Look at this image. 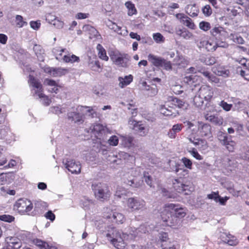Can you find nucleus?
I'll return each mask as SVG.
<instances>
[{
    "instance_id": "nucleus-1",
    "label": "nucleus",
    "mask_w": 249,
    "mask_h": 249,
    "mask_svg": "<svg viewBox=\"0 0 249 249\" xmlns=\"http://www.w3.org/2000/svg\"><path fill=\"white\" fill-rule=\"evenodd\" d=\"M185 214L183 208L178 205L171 203L165 205L161 213V217L167 225L171 226L177 220V218L183 217Z\"/></svg>"
},
{
    "instance_id": "nucleus-2",
    "label": "nucleus",
    "mask_w": 249,
    "mask_h": 249,
    "mask_svg": "<svg viewBox=\"0 0 249 249\" xmlns=\"http://www.w3.org/2000/svg\"><path fill=\"white\" fill-rule=\"evenodd\" d=\"M104 231L108 239L116 249H123L124 247V240L127 238L128 236L127 234L123 233L121 235L120 231L111 226L107 227L106 230Z\"/></svg>"
},
{
    "instance_id": "nucleus-3",
    "label": "nucleus",
    "mask_w": 249,
    "mask_h": 249,
    "mask_svg": "<svg viewBox=\"0 0 249 249\" xmlns=\"http://www.w3.org/2000/svg\"><path fill=\"white\" fill-rule=\"evenodd\" d=\"M95 198L100 201H104L109 198L111 193L108 185L104 183L94 182L91 185Z\"/></svg>"
},
{
    "instance_id": "nucleus-4",
    "label": "nucleus",
    "mask_w": 249,
    "mask_h": 249,
    "mask_svg": "<svg viewBox=\"0 0 249 249\" xmlns=\"http://www.w3.org/2000/svg\"><path fill=\"white\" fill-rule=\"evenodd\" d=\"M33 208V204L27 199H19L14 205V209L23 214H27L29 215V212Z\"/></svg>"
},
{
    "instance_id": "nucleus-5",
    "label": "nucleus",
    "mask_w": 249,
    "mask_h": 249,
    "mask_svg": "<svg viewBox=\"0 0 249 249\" xmlns=\"http://www.w3.org/2000/svg\"><path fill=\"white\" fill-rule=\"evenodd\" d=\"M89 108L87 107L78 106L75 109L68 113V119L74 123H82L84 122L83 112L85 108Z\"/></svg>"
},
{
    "instance_id": "nucleus-6",
    "label": "nucleus",
    "mask_w": 249,
    "mask_h": 249,
    "mask_svg": "<svg viewBox=\"0 0 249 249\" xmlns=\"http://www.w3.org/2000/svg\"><path fill=\"white\" fill-rule=\"evenodd\" d=\"M129 127L133 130L135 133L141 136H144L148 132V129L141 122H138L134 120L133 117L128 121Z\"/></svg>"
},
{
    "instance_id": "nucleus-7",
    "label": "nucleus",
    "mask_w": 249,
    "mask_h": 249,
    "mask_svg": "<svg viewBox=\"0 0 249 249\" xmlns=\"http://www.w3.org/2000/svg\"><path fill=\"white\" fill-rule=\"evenodd\" d=\"M127 206L132 211H144L146 209L145 202L137 197H130L127 199Z\"/></svg>"
},
{
    "instance_id": "nucleus-8",
    "label": "nucleus",
    "mask_w": 249,
    "mask_h": 249,
    "mask_svg": "<svg viewBox=\"0 0 249 249\" xmlns=\"http://www.w3.org/2000/svg\"><path fill=\"white\" fill-rule=\"evenodd\" d=\"M113 62L117 65L124 68H128L130 65V56L127 54L115 55L111 57Z\"/></svg>"
},
{
    "instance_id": "nucleus-9",
    "label": "nucleus",
    "mask_w": 249,
    "mask_h": 249,
    "mask_svg": "<svg viewBox=\"0 0 249 249\" xmlns=\"http://www.w3.org/2000/svg\"><path fill=\"white\" fill-rule=\"evenodd\" d=\"M198 93L206 101H210L213 96V90L212 87L207 85H204L200 87Z\"/></svg>"
},
{
    "instance_id": "nucleus-10",
    "label": "nucleus",
    "mask_w": 249,
    "mask_h": 249,
    "mask_svg": "<svg viewBox=\"0 0 249 249\" xmlns=\"http://www.w3.org/2000/svg\"><path fill=\"white\" fill-rule=\"evenodd\" d=\"M29 83L33 88L32 91L34 97L43 91L42 86L39 81L31 75L29 76Z\"/></svg>"
},
{
    "instance_id": "nucleus-11",
    "label": "nucleus",
    "mask_w": 249,
    "mask_h": 249,
    "mask_svg": "<svg viewBox=\"0 0 249 249\" xmlns=\"http://www.w3.org/2000/svg\"><path fill=\"white\" fill-rule=\"evenodd\" d=\"M65 167L72 174H79L81 172V165L79 162H75L74 160H67L66 162L63 161Z\"/></svg>"
},
{
    "instance_id": "nucleus-12",
    "label": "nucleus",
    "mask_w": 249,
    "mask_h": 249,
    "mask_svg": "<svg viewBox=\"0 0 249 249\" xmlns=\"http://www.w3.org/2000/svg\"><path fill=\"white\" fill-rule=\"evenodd\" d=\"M161 114L165 116H172L173 117L178 115V111L173 106H171L169 104L161 105L160 108Z\"/></svg>"
},
{
    "instance_id": "nucleus-13",
    "label": "nucleus",
    "mask_w": 249,
    "mask_h": 249,
    "mask_svg": "<svg viewBox=\"0 0 249 249\" xmlns=\"http://www.w3.org/2000/svg\"><path fill=\"white\" fill-rule=\"evenodd\" d=\"M104 217L110 219L113 222L118 224H122L124 220V217L123 214L116 212L110 211L109 214H105Z\"/></svg>"
},
{
    "instance_id": "nucleus-14",
    "label": "nucleus",
    "mask_w": 249,
    "mask_h": 249,
    "mask_svg": "<svg viewBox=\"0 0 249 249\" xmlns=\"http://www.w3.org/2000/svg\"><path fill=\"white\" fill-rule=\"evenodd\" d=\"M204 117L206 120L211 122V123L215 125L220 126L223 124V118L217 115H214L211 113H208L205 114Z\"/></svg>"
},
{
    "instance_id": "nucleus-15",
    "label": "nucleus",
    "mask_w": 249,
    "mask_h": 249,
    "mask_svg": "<svg viewBox=\"0 0 249 249\" xmlns=\"http://www.w3.org/2000/svg\"><path fill=\"white\" fill-rule=\"evenodd\" d=\"M176 17L180 20L182 24L190 29H195L196 26L191 18L181 13L176 14Z\"/></svg>"
},
{
    "instance_id": "nucleus-16",
    "label": "nucleus",
    "mask_w": 249,
    "mask_h": 249,
    "mask_svg": "<svg viewBox=\"0 0 249 249\" xmlns=\"http://www.w3.org/2000/svg\"><path fill=\"white\" fill-rule=\"evenodd\" d=\"M198 129L202 136H209L211 134V126L209 124L198 122Z\"/></svg>"
},
{
    "instance_id": "nucleus-17",
    "label": "nucleus",
    "mask_w": 249,
    "mask_h": 249,
    "mask_svg": "<svg viewBox=\"0 0 249 249\" xmlns=\"http://www.w3.org/2000/svg\"><path fill=\"white\" fill-rule=\"evenodd\" d=\"M15 178V174L14 172L1 173L0 174V182L1 184L11 183Z\"/></svg>"
},
{
    "instance_id": "nucleus-18",
    "label": "nucleus",
    "mask_w": 249,
    "mask_h": 249,
    "mask_svg": "<svg viewBox=\"0 0 249 249\" xmlns=\"http://www.w3.org/2000/svg\"><path fill=\"white\" fill-rule=\"evenodd\" d=\"M148 59L155 66L157 67H163L165 59L152 54H149L148 55Z\"/></svg>"
},
{
    "instance_id": "nucleus-19",
    "label": "nucleus",
    "mask_w": 249,
    "mask_h": 249,
    "mask_svg": "<svg viewBox=\"0 0 249 249\" xmlns=\"http://www.w3.org/2000/svg\"><path fill=\"white\" fill-rule=\"evenodd\" d=\"M212 71L218 76L227 77L229 75L230 71L222 66H214L212 68Z\"/></svg>"
},
{
    "instance_id": "nucleus-20",
    "label": "nucleus",
    "mask_w": 249,
    "mask_h": 249,
    "mask_svg": "<svg viewBox=\"0 0 249 249\" xmlns=\"http://www.w3.org/2000/svg\"><path fill=\"white\" fill-rule=\"evenodd\" d=\"M47 72L49 73L51 75L54 77L61 76L65 75L67 72L66 69L62 68H49L47 69Z\"/></svg>"
},
{
    "instance_id": "nucleus-21",
    "label": "nucleus",
    "mask_w": 249,
    "mask_h": 249,
    "mask_svg": "<svg viewBox=\"0 0 249 249\" xmlns=\"http://www.w3.org/2000/svg\"><path fill=\"white\" fill-rule=\"evenodd\" d=\"M182 128V124H176L174 125L171 129L168 132V136L171 139H174L176 137L177 133L180 132Z\"/></svg>"
},
{
    "instance_id": "nucleus-22",
    "label": "nucleus",
    "mask_w": 249,
    "mask_h": 249,
    "mask_svg": "<svg viewBox=\"0 0 249 249\" xmlns=\"http://www.w3.org/2000/svg\"><path fill=\"white\" fill-rule=\"evenodd\" d=\"M8 246L12 249H18L21 246V242L18 238L16 237H10L7 240Z\"/></svg>"
},
{
    "instance_id": "nucleus-23",
    "label": "nucleus",
    "mask_w": 249,
    "mask_h": 249,
    "mask_svg": "<svg viewBox=\"0 0 249 249\" xmlns=\"http://www.w3.org/2000/svg\"><path fill=\"white\" fill-rule=\"evenodd\" d=\"M133 76L131 74L125 76L124 78L119 77L118 81H119V87L123 88L124 87L128 85L133 81Z\"/></svg>"
},
{
    "instance_id": "nucleus-24",
    "label": "nucleus",
    "mask_w": 249,
    "mask_h": 249,
    "mask_svg": "<svg viewBox=\"0 0 249 249\" xmlns=\"http://www.w3.org/2000/svg\"><path fill=\"white\" fill-rule=\"evenodd\" d=\"M211 34L214 37V38H220L225 34V32L224 28L222 27H215L213 28L210 31Z\"/></svg>"
},
{
    "instance_id": "nucleus-25",
    "label": "nucleus",
    "mask_w": 249,
    "mask_h": 249,
    "mask_svg": "<svg viewBox=\"0 0 249 249\" xmlns=\"http://www.w3.org/2000/svg\"><path fill=\"white\" fill-rule=\"evenodd\" d=\"M34 243L35 245L39 247L40 249H57L56 247L50 245L47 243L39 239L35 240Z\"/></svg>"
},
{
    "instance_id": "nucleus-26",
    "label": "nucleus",
    "mask_w": 249,
    "mask_h": 249,
    "mask_svg": "<svg viewBox=\"0 0 249 249\" xmlns=\"http://www.w3.org/2000/svg\"><path fill=\"white\" fill-rule=\"evenodd\" d=\"M176 34L185 39H190L192 37V34L185 28L177 29Z\"/></svg>"
},
{
    "instance_id": "nucleus-27",
    "label": "nucleus",
    "mask_w": 249,
    "mask_h": 249,
    "mask_svg": "<svg viewBox=\"0 0 249 249\" xmlns=\"http://www.w3.org/2000/svg\"><path fill=\"white\" fill-rule=\"evenodd\" d=\"M173 185L175 189L177 190V191L180 193H183L186 191L188 187L187 185L179 182L178 180L177 179L174 180V181L173 182Z\"/></svg>"
},
{
    "instance_id": "nucleus-28",
    "label": "nucleus",
    "mask_w": 249,
    "mask_h": 249,
    "mask_svg": "<svg viewBox=\"0 0 249 249\" xmlns=\"http://www.w3.org/2000/svg\"><path fill=\"white\" fill-rule=\"evenodd\" d=\"M169 163L170 164V166H171V169L175 171L176 173H178L180 171H182L183 172L185 173L186 174L188 173V171L186 169H182L179 167L180 164L178 163H176L175 161L170 160L169 161Z\"/></svg>"
},
{
    "instance_id": "nucleus-29",
    "label": "nucleus",
    "mask_w": 249,
    "mask_h": 249,
    "mask_svg": "<svg viewBox=\"0 0 249 249\" xmlns=\"http://www.w3.org/2000/svg\"><path fill=\"white\" fill-rule=\"evenodd\" d=\"M96 48L98 51L99 57L102 60L107 61L108 57L107 55L106 50L104 49L103 46L101 44H98Z\"/></svg>"
},
{
    "instance_id": "nucleus-30",
    "label": "nucleus",
    "mask_w": 249,
    "mask_h": 249,
    "mask_svg": "<svg viewBox=\"0 0 249 249\" xmlns=\"http://www.w3.org/2000/svg\"><path fill=\"white\" fill-rule=\"evenodd\" d=\"M125 6L128 9V15L131 16L137 13V10L135 5L130 1H128L125 3Z\"/></svg>"
},
{
    "instance_id": "nucleus-31",
    "label": "nucleus",
    "mask_w": 249,
    "mask_h": 249,
    "mask_svg": "<svg viewBox=\"0 0 249 249\" xmlns=\"http://www.w3.org/2000/svg\"><path fill=\"white\" fill-rule=\"evenodd\" d=\"M217 137L222 145H223L225 142H227V141L230 138V137H229L228 136L227 134L224 133L221 131H219L217 132Z\"/></svg>"
},
{
    "instance_id": "nucleus-32",
    "label": "nucleus",
    "mask_w": 249,
    "mask_h": 249,
    "mask_svg": "<svg viewBox=\"0 0 249 249\" xmlns=\"http://www.w3.org/2000/svg\"><path fill=\"white\" fill-rule=\"evenodd\" d=\"M34 97L36 99H41L42 104L46 106H49L51 103V100L48 98L47 96L43 94V92L38 94Z\"/></svg>"
},
{
    "instance_id": "nucleus-33",
    "label": "nucleus",
    "mask_w": 249,
    "mask_h": 249,
    "mask_svg": "<svg viewBox=\"0 0 249 249\" xmlns=\"http://www.w3.org/2000/svg\"><path fill=\"white\" fill-rule=\"evenodd\" d=\"M216 49L218 47L226 48L228 47V44L225 41L223 40L222 37L215 39L214 42Z\"/></svg>"
},
{
    "instance_id": "nucleus-34",
    "label": "nucleus",
    "mask_w": 249,
    "mask_h": 249,
    "mask_svg": "<svg viewBox=\"0 0 249 249\" xmlns=\"http://www.w3.org/2000/svg\"><path fill=\"white\" fill-rule=\"evenodd\" d=\"M133 138L131 136L124 137L122 139V144L125 147H130L133 144Z\"/></svg>"
},
{
    "instance_id": "nucleus-35",
    "label": "nucleus",
    "mask_w": 249,
    "mask_h": 249,
    "mask_svg": "<svg viewBox=\"0 0 249 249\" xmlns=\"http://www.w3.org/2000/svg\"><path fill=\"white\" fill-rule=\"evenodd\" d=\"M88 66L91 70L95 71H99V70L101 69L98 61L92 60L89 61Z\"/></svg>"
},
{
    "instance_id": "nucleus-36",
    "label": "nucleus",
    "mask_w": 249,
    "mask_h": 249,
    "mask_svg": "<svg viewBox=\"0 0 249 249\" xmlns=\"http://www.w3.org/2000/svg\"><path fill=\"white\" fill-rule=\"evenodd\" d=\"M170 104L178 108H182L184 105V102L177 97H173Z\"/></svg>"
},
{
    "instance_id": "nucleus-37",
    "label": "nucleus",
    "mask_w": 249,
    "mask_h": 249,
    "mask_svg": "<svg viewBox=\"0 0 249 249\" xmlns=\"http://www.w3.org/2000/svg\"><path fill=\"white\" fill-rule=\"evenodd\" d=\"M15 22L18 28H22L28 24L26 21L23 20V17L20 15H17L16 16Z\"/></svg>"
},
{
    "instance_id": "nucleus-38",
    "label": "nucleus",
    "mask_w": 249,
    "mask_h": 249,
    "mask_svg": "<svg viewBox=\"0 0 249 249\" xmlns=\"http://www.w3.org/2000/svg\"><path fill=\"white\" fill-rule=\"evenodd\" d=\"M192 142L195 146H197L198 148L205 149L207 147V142L204 140L196 139L195 141H193Z\"/></svg>"
},
{
    "instance_id": "nucleus-39",
    "label": "nucleus",
    "mask_w": 249,
    "mask_h": 249,
    "mask_svg": "<svg viewBox=\"0 0 249 249\" xmlns=\"http://www.w3.org/2000/svg\"><path fill=\"white\" fill-rule=\"evenodd\" d=\"M83 29L85 31H88L89 33L94 36H97L98 34V31L93 26L89 25H85L83 27Z\"/></svg>"
},
{
    "instance_id": "nucleus-40",
    "label": "nucleus",
    "mask_w": 249,
    "mask_h": 249,
    "mask_svg": "<svg viewBox=\"0 0 249 249\" xmlns=\"http://www.w3.org/2000/svg\"><path fill=\"white\" fill-rule=\"evenodd\" d=\"M33 50L36 55L38 57V59H42V54H44V50L42 49L41 46L39 45L36 44L35 45Z\"/></svg>"
},
{
    "instance_id": "nucleus-41",
    "label": "nucleus",
    "mask_w": 249,
    "mask_h": 249,
    "mask_svg": "<svg viewBox=\"0 0 249 249\" xmlns=\"http://www.w3.org/2000/svg\"><path fill=\"white\" fill-rule=\"evenodd\" d=\"M204 100V99L199 96V94L197 92V94L196 95L194 98V104L196 107H199L203 105Z\"/></svg>"
},
{
    "instance_id": "nucleus-42",
    "label": "nucleus",
    "mask_w": 249,
    "mask_h": 249,
    "mask_svg": "<svg viewBox=\"0 0 249 249\" xmlns=\"http://www.w3.org/2000/svg\"><path fill=\"white\" fill-rule=\"evenodd\" d=\"M235 145L236 143L235 142L231 140V137H230V138L227 141V142H225L223 145L225 146L226 148L229 152H232L234 150Z\"/></svg>"
},
{
    "instance_id": "nucleus-43",
    "label": "nucleus",
    "mask_w": 249,
    "mask_h": 249,
    "mask_svg": "<svg viewBox=\"0 0 249 249\" xmlns=\"http://www.w3.org/2000/svg\"><path fill=\"white\" fill-rule=\"evenodd\" d=\"M126 191L122 187H117L115 194V196L118 198L123 197L126 195Z\"/></svg>"
},
{
    "instance_id": "nucleus-44",
    "label": "nucleus",
    "mask_w": 249,
    "mask_h": 249,
    "mask_svg": "<svg viewBox=\"0 0 249 249\" xmlns=\"http://www.w3.org/2000/svg\"><path fill=\"white\" fill-rule=\"evenodd\" d=\"M196 79V76L194 75H191L189 76H186L184 78V82L188 85L193 86L195 82V80ZM196 86V85H194Z\"/></svg>"
},
{
    "instance_id": "nucleus-45",
    "label": "nucleus",
    "mask_w": 249,
    "mask_h": 249,
    "mask_svg": "<svg viewBox=\"0 0 249 249\" xmlns=\"http://www.w3.org/2000/svg\"><path fill=\"white\" fill-rule=\"evenodd\" d=\"M206 78L212 83L218 84L220 83V79L211 73L210 71L208 76H206Z\"/></svg>"
},
{
    "instance_id": "nucleus-46",
    "label": "nucleus",
    "mask_w": 249,
    "mask_h": 249,
    "mask_svg": "<svg viewBox=\"0 0 249 249\" xmlns=\"http://www.w3.org/2000/svg\"><path fill=\"white\" fill-rule=\"evenodd\" d=\"M153 38L157 43H163L164 41V37L160 33H159L153 34Z\"/></svg>"
},
{
    "instance_id": "nucleus-47",
    "label": "nucleus",
    "mask_w": 249,
    "mask_h": 249,
    "mask_svg": "<svg viewBox=\"0 0 249 249\" xmlns=\"http://www.w3.org/2000/svg\"><path fill=\"white\" fill-rule=\"evenodd\" d=\"M0 220L7 222H12L14 221L15 217L9 214L0 215Z\"/></svg>"
},
{
    "instance_id": "nucleus-48",
    "label": "nucleus",
    "mask_w": 249,
    "mask_h": 249,
    "mask_svg": "<svg viewBox=\"0 0 249 249\" xmlns=\"http://www.w3.org/2000/svg\"><path fill=\"white\" fill-rule=\"evenodd\" d=\"M199 27L204 31H207L211 29V25L209 22L203 21L199 23Z\"/></svg>"
},
{
    "instance_id": "nucleus-49",
    "label": "nucleus",
    "mask_w": 249,
    "mask_h": 249,
    "mask_svg": "<svg viewBox=\"0 0 249 249\" xmlns=\"http://www.w3.org/2000/svg\"><path fill=\"white\" fill-rule=\"evenodd\" d=\"M143 179L144 181L146 183V184L149 185L150 187H152V178L149 174L148 173L144 172L143 173Z\"/></svg>"
},
{
    "instance_id": "nucleus-50",
    "label": "nucleus",
    "mask_w": 249,
    "mask_h": 249,
    "mask_svg": "<svg viewBox=\"0 0 249 249\" xmlns=\"http://www.w3.org/2000/svg\"><path fill=\"white\" fill-rule=\"evenodd\" d=\"M203 14L206 17H209L212 14V9L210 5L207 4L202 8Z\"/></svg>"
},
{
    "instance_id": "nucleus-51",
    "label": "nucleus",
    "mask_w": 249,
    "mask_h": 249,
    "mask_svg": "<svg viewBox=\"0 0 249 249\" xmlns=\"http://www.w3.org/2000/svg\"><path fill=\"white\" fill-rule=\"evenodd\" d=\"M196 71L197 72L202 74L205 77L206 76H208L209 72L207 69L202 66H197Z\"/></svg>"
},
{
    "instance_id": "nucleus-52",
    "label": "nucleus",
    "mask_w": 249,
    "mask_h": 249,
    "mask_svg": "<svg viewBox=\"0 0 249 249\" xmlns=\"http://www.w3.org/2000/svg\"><path fill=\"white\" fill-rule=\"evenodd\" d=\"M181 160L182 162L183 163V164L185 167H186L187 168L189 169H192V162L190 159H189L186 157H183L182 158Z\"/></svg>"
},
{
    "instance_id": "nucleus-53",
    "label": "nucleus",
    "mask_w": 249,
    "mask_h": 249,
    "mask_svg": "<svg viewBox=\"0 0 249 249\" xmlns=\"http://www.w3.org/2000/svg\"><path fill=\"white\" fill-rule=\"evenodd\" d=\"M118 137L115 135L111 136L108 140V143L112 146H116L118 144Z\"/></svg>"
},
{
    "instance_id": "nucleus-54",
    "label": "nucleus",
    "mask_w": 249,
    "mask_h": 249,
    "mask_svg": "<svg viewBox=\"0 0 249 249\" xmlns=\"http://www.w3.org/2000/svg\"><path fill=\"white\" fill-rule=\"evenodd\" d=\"M240 64L243 66L245 69H249V60L245 58L238 59L236 60Z\"/></svg>"
},
{
    "instance_id": "nucleus-55",
    "label": "nucleus",
    "mask_w": 249,
    "mask_h": 249,
    "mask_svg": "<svg viewBox=\"0 0 249 249\" xmlns=\"http://www.w3.org/2000/svg\"><path fill=\"white\" fill-rule=\"evenodd\" d=\"M109 28L113 30L115 32H117L119 34H122V33L120 32L121 29V27L118 26L115 23L110 22V24L108 25Z\"/></svg>"
},
{
    "instance_id": "nucleus-56",
    "label": "nucleus",
    "mask_w": 249,
    "mask_h": 249,
    "mask_svg": "<svg viewBox=\"0 0 249 249\" xmlns=\"http://www.w3.org/2000/svg\"><path fill=\"white\" fill-rule=\"evenodd\" d=\"M31 27L35 30H37L40 27L41 23L40 20L31 21L30 22Z\"/></svg>"
},
{
    "instance_id": "nucleus-57",
    "label": "nucleus",
    "mask_w": 249,
    "mask_h": 249,
    "mask_svg": "<svg viewBox=\"0 0 249 249\" xmlns=\"http://www.w3.org/2000/svg\"><path fill=\"white\" fill-rule=\"evenodd\" d=\"M205 49L208 52H213L216 50L214 42H210L208 41V43L206 45Z\"/></svg>"
},
{
    "instance_id": "nucleus-58",
    "label": "nucleus",
    "mask_w": 249,
    "mask_h": 249,
    "mask_svg": "<svg viewBox=\"0 0 249 249\" xmlns=\"http://www.w3.org/2000/svg\"><path fill=\"white\" fill-rule=\"evenodd\" d=\"M219 105L223 108V109L227 111H230L232 107L231 104H229L224 101H222Z\"/></svg>"
},
{
    "instance_id": "nucleus-59",
    "label": "nucleus",
    "mask_w": 249,
    "mask_h": 249,
    "mask_svg": "<svg viewBox=\"0 0 249 249\" xmlns=\"http://www.w3.org/2000/svg\"><path fill=\"white\" fill-rule=\"evenodd\" d=\"M217 57L212 56H208L207 58V61L206 62V65H212L217 62Z\"/></svg>"
},
{
    "instance_id": "nucleus-60",
    "label": "nucleus",
    "mask_w": 249,
    "mask_h": 249,
    "mask_svg": "<svg viewBox=\"0 0 249 249\" xmlns=\"http://www.w3.org/2000/svg\"><path fill=\"white\" fill-rule=\"evenodd\" d=\"M232 40L234 42L239 44H243L244 42L243 38L237 35L233 36Z\"/></svg>"
},
{
    "instance_id": "nucleus-61",
    "label": "nucleus",
    "mask_w": 249,
    "mask_h": 249,
    "mask_svg": "<svg viewBox=\"0 0 249 249\" xmlns=\"http://www.w3.org/2000/svg\"><path fill=\"white\" fill-rule=\"evenodd\" d=\"M102 129V126L100 124H97L96 125H92L90 127V129L91 130V132H100Z\"/></svg>"
},
{
    "instance_id": "nucleus-62",
    "label": "nucleus",
    "mask_w": 249,
    "mask_h": 249,
    "mask_svg": "<svg viewBox=\"0 0 249 249\" xmlns=\"http://www.w3.org/2000/svg\"><path fill=\"white\" fill-rule=\"evenodd\" d=\"M191 155L195 158L196 159L198 160H201L203 159L202 157L199 155L196 150L193 148L191 151H190Z\"/></svg>"
},
{
    "instance_id": "nucleus-63",
    "label": "nucleus",
    "mask_w": 249,
    "mask_h": 249,
    "mask_svg": "<svg viewBox=\"0 0 249 249\" xmlns=\"http://www.w3.org/2000/svg\"><path fill=\"white\" fill-rule=\"evenodd\" d=\"M44 216L47 219H49L52 222L53 221L55 218V216L52 211H49L47 212L45 214Z\"/></svg>"
},
{
    "instance_id": "nucleus-64",
    "label": "nucleus",
    "mask_w": 249,
    "mask_h": 249,
    "mask_svg": "<svg viewBox=\"0 0 249 249\" xmlns=\"http://www.w3.org/2000/svg\"><path fill=\"white\" fill-rule=\"evenodd\" d=\"M207 43H208V41L206 40L205 39H203L202 38H201L197 40V47L199 48H205L206 47V45H207Z\"/></svg>"
}]
</instances>
